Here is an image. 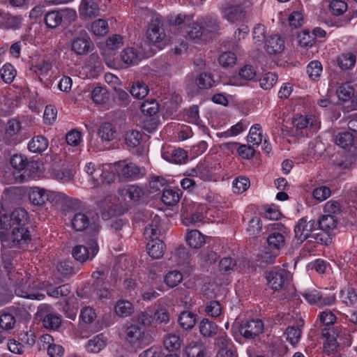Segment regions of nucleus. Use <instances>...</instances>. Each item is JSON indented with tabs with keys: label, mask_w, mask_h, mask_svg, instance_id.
I'll return each instance as SVG.
<instances>
[{
	"label": "nucleus",
	"mask_w": 357,
	"mask_h": 357,
	"mask_svg": "<svg viewBox=\"0 0 357 357\" xmlns=\"http://www.w3.org/2000/svg\"><path fill=\"white\" fill-rule=\"evenodd\" d=\"M192 20L191 15H187L182 13L171 14L167 16V22L171 26H179L181 33L185 26Z\"/></svg>",
	"instance_id": "nucleus-30"
},
{
	"label": "nucleus",
	"mask_w": 357,
	"mask_h": 357,
	"mask_svg": "<svg viewBox=\"0 0 357 357\" xmlns=\"http://www.w3.org/2000/svg\"><path fill=\"white\" fill-rule=\"evenodd\" d=\"M218 61L223 68L232 67L236 62V56L231 51L225 52L219 56Z\"/></svg>",
	"instance_id": "nucleus-54"
},
{
	"label": "nucleus",
	"mask_w": 357,
	"mask_h": 357,
	"mask_svg": "<svg viewBox=\"0 0 357 357\" xmlns=\"http://www.w3.org/2000/svg\"><path fill=\"white\" fill-rule=\"evenodd\" d=\"M162 158L172 163L181 164L185 162L187 158V153L182 149L168 147L162 151Z\"/></svg>",
	"instance_id": "nucleus-17"
},
{
	"label": "nucleus",
	"mask_w": 357,
	"mask_h": 357,
	"mask_svg": "<svg viewBox=\"0 0 357 357\" xmlns=\"http://www.w3.org/2000/svg\"><path fill=\"white\" fill-rule=\"evenodd\" d=\"M322 72V65L318 61H311L307 66V73L314 80L318 79Z\"/></svg>",
	"instance_id": "nucleus-64"
},
{
	"label": "nucleus",
	"mask_w": 357,
	"mask_h": 357,
	"mask_svg": "<svg viewBox=\"0 0 357 357\" xmlns=\"http://www.w3.org/2000/svg\"><path fill=\"white\" fill-rule=\"evenodd\" d=\"M93 102L96 105L106 103L109 99V93L106 87L97 86L92 90L89 89Z\"/></svg>",
	"instance_id": "nucleus-24"
},
{
	"label": "nucleus",
	"mask_w": 357,
	"mask_h": 357,
	"mask_svg": "<svg viewBox=\"0 0 357 357\" xmlns=\"http://www.w3.org/2000/svg\"><path fill=\"white\" fill-rule=\"evenodd\" d=\"M162 202L167 206H174L180 200V190L172 188L163 190Z\"/></svg>",
	"instance_id": "nucleus-38"
},
{
	"label": "nucleus",
	"mask_w": 357,
	"mask_h": 357,
	"mask_svg": "<svg viewBox=\"0 0 357 357\" xmlns=\"http://www.w3.org/2000/svg\"><path fill=\"white\" fill-rule=\"evenodd\" d=\"M197 315L190 312L184 310L181 312L178 318V322L179 326L184 330L192 329L196 324Z\"/></svg>",
	"instance_id": "nucleus-28"
},
{
	"label": "nucleus",
	"mask_w": 357,
	"mask_h": 357,
	"mask_svg": "<svg viewBox=\"0 0 357 357\" xmlns=\"http://www.w3.org/2000/svg\"><path fill=\"white\" fill-rule=\"evenodd\" d=\"M183 343V339L179 335L169 333L167 334L163 341L164 347L169 351H174L179 350Z\"/></svg>",
	"instance_id": "nucleus-36"
},
{
	"label": "nucleus",
	"mask_w": 357,
	"mask_h": 357,
	"mask_svg": "<svg viewBox=\"0 0 357 357\" xmlns=\"http://www.w3.org/2000/svg\"><path fill=\"white\" fill-rule=\"evenodd\" d=\"M348 8L347 3L342 0H332L328 5L330 13L335 16L342 15Z\"/></svg>",
	"instance_id": "nucleus-47"
},
{
	"label": "nucleus",
	"mask_w": 357,
	"mask_h": 357,
	"mask_svg": "<svg viewBox=\"0 0 357 357\" xmlns=\"http://www.w3.org/2000/svg\"><path fill=\"white\" fill-rule=\"evenodd\" d=\"M250 186V180L245 176L236 178L232 182L233 192L236 194H241L245 192Z\"/></svg>",
	"instance_id": "nucleus-48"
},
{
	"label": "nucleus",
	"mask_w": 357,
	"mask_h": 357,
	"mask_svg": "<svg viewBox=\"0 0 357 357\" xmlns=\"http://www.w3.org/2000/svg\"><path fill=\"white\" fill-rule=\"evenodd\" d=\"M29 199L34 205L45 204L47 202V190L38 187L33 188L29 193Z\"/></svg>",
	"instance_id": "nucleus-37"
},
{
	"label": "nucleus",
	"mask_w": 357,
	"mask_h": 357,
	"mask_svg": "<svg viewBox=\"0 0 357 357\" xmlns=\"http://www.w3.org/2000/svg\"><path fill=\"white\" fill-rule=\"evenodd\" d=\"M303 296L310 304H317L319 305H331L335 301L334 296L323 297L319 291L317 289H310L302 293Z\"/></svg>",
	"instance_id": "nucleus-16"
},
{
	"label": "nucleus",
	"mask_w": 357,
	"mask_h": 357,
	"mask_svg": "<svg viewBox=\"0 0 357 357\" xmlns=\"http://www.w3.org/2000/svg\"><path fill=\"white\" fill-rule=\"evenodd\" d=\"M162 20L159 16L152 18L146 33V39L150 45L162 50L169 43V38L162 28Z\"/></svg>",
	"instance_id": "nucleus-3"
},
{
	"label": "nucleus",
	"mask_w": 357,
	"mask_h": 357,
	"mask_svg": "<svg viewBox=\"0 0 357 357\" xmlns=\"http://www.w3.org/2000/svg\"><path fill=\"white\" fill-rule=\"evenodd\" d=\"M100 178L99 180L102 183H111L114 181L116 176L113 165H102V168H100Z\"/></svg>",
	"instance_id": "nucleus-50"
},
{
	"label": "nucleus",
	"mask_w": 357,
	"mask_h": 357,
	"mask_svg": "<svg viewBox=\"0 0 357 357\" xmlns=\"http://www.w3.org/2000/svg\"><path fill=\"white\" fill-rule=\"evenodd\" d=\"M123 195L136 202L144 196V190L137 185H129L123 190Z\"/></svg>",
	"instance_id": "nucleus-45"
},
{
	"label": "nucleus",
	"mask_w": 357,
	"mask_h": 357,
	"mask_svg": "<svg viewBox=\"0 0 357 357\" xmlns=\"http://www.w3.org/2000/svg\"><path fill=\"white\" fill-rule=\"evenodd\" d=\"M183 275L178 271H172L167 273L165 277V282L169 287H174L183 280Z\"/></svg>",
	"instance_id": "nucleus-58"
},
{
	"label": "nucleus",
	"mask_w": 357,
	"mask_h": 357,
	"mask_svg": "<svg viewBox=\"0 0 357 357\" xmlns=\"http://www.w3.org/2000/svg\"><path fill=\"white\" fill-rule=\"evenodd\" d=\"M356 93V86L348 82L341 84L337 89L338 98L342 101L351 100Z\"/></svg>",
	"instance_id": "nucleus-29"
},
{
	"label": "nucleus",
	"mask_w": 357,
	"mask_h": 357,
	"mask_svg": "<svg viewBox=\"0 0 357 357\" xmlns=\"http://www.w3.org/2000/svg\"><path fill=\"white\" fill-rule=\"evenodd\" d=\"M354 142V135L348 131L340 132L335 138V143L340 147L346 149L353 144Z\"/></svg>",
	"instance_id": "nucleus-49"
},
{
	"label": "nucleus",
	"mask_w": 357,
	"mask_h": 357,
	"mask_svg": "<svg viewBox=\"0 0 357 357\" xmlns=\"http://www.w3.org/2000/svg\"><path fill=\"white\" fill-rule=\"evenodd\" d=\"M53 175L56 180L66 183L73 178L74 171L73 169L65 167L54 170Z\"/></svg>",
	"instance_id": "nucleus-56"
},
{
	"label": "nucleus",
	"mask_w": 357,
	"mask_h": 357,
	"mask_svg": "<svg viewBox=\"0 0 357 357\" xmlns=\"http://www.w3.org/2000/svg\"><path fill=\"white\" fill-rule=\"evenodd\" d=\"M125 139L128 146L136 147L140 144L142 139V134L135 130H128L126 133Z\"/></svg>",
	"instance_id": "nucleus-59"
},
{
	"label": "nucleus",
	"mask_w": 357,
	"mask_h": 357,
	"mask_svg": "<svg viewBox=\"0 0 357 357\" xmlns=\"http://www.w3.org/2000/svg\"><path fill=\"white\" fill-rule=\"evenodd\" d=\"M218 326L208 319H202L199 324L200 334L204 337H213L218 332Z\"/></svg>",
	"instance_id": "nucleus-35"
},
{
	"label": "nucleus",
	"mask_w": 357,
	"mask_h": 357,
	"mask_svg": "<svg viewBox=\"0 0 357 357\" xmlns=\"http://www.w3.org/2000/svg\"><path fill=\"white\" fill-rule=\"evenodd\" d=\"M149 255L153 259L162 257L165 253V245L159 238L152 239L147 244Z\"/></svg>",
	"instance_id": "nucleus-27"
},
{
	"label": "nucleus",
	"mask_w": 357,
	"mask_h": 357,
	"mask_svg": "<svg viewBox=\"0 0 357 357\" xmlns=\"http://www.w3.org/2000/svg\"><path fill=\"white\" fill-rule=\"evenodd\" d=\"M324 335L326 337V342L324 344L325 351L328 354L336 351L339 347V344L336 339L337 335L335 331L333 330H328V331Z\"/></svg>",
	"instance_id": "nucleus-41"
},
{
	"label": "nucleus",
	"mask_w": 357,
	"mask_h": 357,
	"mask_svg": "<svg viewBox=\"0 0 357 357\" xmlns=\"http://www.w3.org/2000/svg\"><path fill=\"white\" fill-rule=\"evenodd\" d=\"M356 61V55L350 52L342 53L337 59V65L342 70L352 68L355 66Z\"/></svg>",
	"instance_id": "nucleus-40"
},
{
	"label": "nucleus",
	"mask_w": 357,
	"mask_h": 357,
	"mask_svg": "<svg viewBox=\"0 0 357 357\" xmlns=\"http://www.w3.org/2000/svg\"><path fill=\"white\" fill-rule=\"evenodd\" d=\"M280 231L272 232L267 238L268 245L273 249L279 250L284 245L285 238L284 234L286 233V227L280 225Z\"/></svg>",
	"instance_id": "nucleus-21"
},
{
	"label": "nucleus",
	"mask_w": 357,
	"mask_h": 357,
	"mask_svg": "<svg viewBox=\"0 0 357 357\" xmlns=\"http://www.w3.org/2000/svg\"><path fill=\"white\" fill-rule=\"evenodd\" d=\"M160 218L158 215H155L151 223L149 224L144 229V236L146 238L152 239L158 238L159 231Z\"/></svg>",
	"instance_id": "nucleus-46"
},
{
	"label": "nucleus",
	"mask_w": 357,
	"mask_h": 357,
	"mask_svg": "<svg viewBox=\"0 0 357 357\" xmlns=\"http://www.w3.org/2000/svg\"><path fill=\"white\" fill-rule=\"evenodd\" d=\"M264 324L259 319L247 321L240 326V333L245 338H254L262 333Z\"/></svg>",
	"instance_id": "nucleus-13"
},
{
	"label": "nucleus",
	"mask_w": 357,
	"mask_h": 357,
	"mask_svg": "<svg viewBox=\"0 0 357 357\" xmlns=\"http://www.w3.org/2000/svg\"><path fill=\"white\" fill-rule=\"evenodd\" d=\"M313 198L318 202H322L329 198L331 195L330 188L321 185L315 188L312 192Z\"/></svg>",
	"instance_id": "nucleus-55"
},
{
	"label": "nucleus",
	"mask_w": 357,
	"mask_h": 357,
	"mask_svg": "<svg viewBox=\"0 0 357 357\" xmlns=\"http://www.w3.org/2000/svg\"><path fill=\"white\" fill-rule=\"evenodd\" d=\"M116 176L121 181L137 180L144 174V169L137 166L133 162L122 160L113 164Z\"/></svg>",
	"instance_id": "nucleus-5"
},
{
	"label": "nucleus",
	"mask_w": 357,
	"mask_h": 357,
	"mask_svg": "<svg viewBox=\"0 0 357 357\" xmlns=\"http://www.w3.org/2000/svg\"><path fill=\"white\" fill-rule=\"evenodd\" d=\"M9 243L2 244L3 246L22 248L31 241V232L27 225L10 229Z\"/></svg>",
	"instance_id": "nucleus-7"
},
{
	"label": "nucleus",
	"mask_w": 357,
	"mask_h": 357,
	"mask_svg": "<svg viewBox=\"0 0 357 357\" xmlns=\"http://www.w3.org/2000/svg\"><path fill=\"white\" fill-rule=\"evenodd\" d=\"M185 239L189 246L194 249H199L205 243L204 236L197 229L189 231Z\"/></svg>",
	"instance_id": "nucleus-33"
},
{
	"label": "nucleus",
	"mask_w": 357,
	"mask_h": 357,
	"mask_svg": "<svg viewBox=\"0 0 357 357\" xmlns=\"http://www.w3.org/2000/svg\"><path fill=\"white\" fill-rule=\"evenodd\" d=\"M134 307L131 302L121 299L114 305V312L120 317H127L132 314Z\"/></svg>",
	"instance_id": "nucleus-34"
},
{
	"label": "nucleus",
	"mask_w": 357,
	"mask_h": 357,
	"mask_svg": "<svg viewBox=\"0 0 357 357\" xmlns=\"http://www.w3.org/2000/svg\"><path fill=\"white\" fill-rule=\"evenodd\" d=\"M52 69V63L48 60H42L34 66L35 73L40 77H46Z\"/></svg>",
	"instance_id": "nucleus-62"
},
{
	"label": "nucleus",
	"mask_w": 357,
	"mask_h": 357,
	"mask_svg": "<svg viewBox=\"0 0 357 357\" xmlns=\"http://www.w3.org/2000/svg\"><path fill=\"white\" fill-rule=\"evenodd\" d=\"M247 4L245 1L241 3L225 1L220 7L222 18L231 23L241 22L247 15Z\"/></svg>",
	"instance_id": "nucleus-4"
},
{
	"label": "nucleus",
	"mask_w": 357,
	"mask_h": 357,
	"mask_svg": "<svg viewBox=\"0 0 357 357\" xmlns=\"http://www.w3.org/2000/svg\"><path fill=\"white\" fill-rule=\"evenodd\" d=\"M318 224L320 229L330 236L337 228V220L335 215H323L319 218Z\"/></svg>",
	"instance_id": "nucleus-19"
},
{
	"label": "nucleus",
	"mask_w": 357,
	"mask_h": 357,
	"mask_svg": "<svg viewBox=\"0 0 357 357\" xmlns=\"http://www.w3.org/2000/svg\"><path fill=\"white\" fill-rule=\"evenodd\" d=\"M61 324V317L58 314L50 313L46 314L43 319V325L45 328L56 330Z\"/></svg>",
	"instance_id": "nucleus-44"
},
{
	"label": "nucleus",
	"mask_w": 357,
	"mask_h": 357,
	"mask_svg": "<svg viewBox=\"0 0 357 357\" xmlns=\"http://www.w3.org/2000/svg\"><path fill=\"white\" fill-rule=\"evenodd\" d=\"M15 317L6 312H0V328L3 330H10L14 328L15 324Z\"/></svg>",
	"instance_id": "nucleus-61"
},
{
	"label": "nucleus",
	"mask_w": 357,
	"mask_h": 357,
	"mask_svg": "<svg viewBox=\"0 0 357 357\" xmlns=\"http://www.w3.org/2000/svg\"><path fill=\"white\" fill-rule=\"evenodd\" d=\"M49 142L47 138L41 135L33 137L28 144V149L33 153H41L48 147Z\"/></svg>",
	"instance_id": "nucleus-25"
},
{
	"label": "nucleus",
	"mask_w": 357,
	"mask_h": 357,
	"mask_svg": "<svg viewBox=\"0 0 357 357\" xmlns=\"http://www.w3.org/2000/svg\"><path fill=\"white\" fill-rule=\"evenodd\" d=\"M150 54L145 52L142 47H128L121 52V59L128 66H134L145 57L149 56Z\"/></svg>",
	"instance_id": "nucleus-12"
},
{
	"label": "nucleus",
	"mask_w": 357,
	"mask_h": 357,
	"mask_svg": "<svg viewBox=\"0 0 357 357\" xmlns=\"http://www.w3.org/2000/svg\"><path fill=\"white\" fill-rule=\"evenodd\" d=\"M294 128L298 134H303L304 130L312 132H317L320 128V121L314 115L296 116L292 121Z\"/></svg>",
	"instance_id": "nucleus-8"
},
{
	"label": "nucleus",
	"mask_w": 357,
	"mask_h": 357,
	"mask_svg": "<svg viewBox=\"0 0 357 357\" xmlns=\"http://www.w3.org/2000/svg\"><path fill=\"white\" fill-rule=\"evenodd\" d=\"M148 92V86L144 83L139 82L133 84L130 89L131 95L138 99L146 97Z\"/></svg>",
	"instance_id": "nucleus-60"
},
{
	"label": "nucleus",
	"mask_w": 357,
	"mask_h": 357,
	"mask_svg": "<svg viewBox=\"0 0 357 357\" xmlns=\"http://www.w3.org/2000/svg\"><path fill=\"white\" fill-rule=\"evenodd\" d=\"M71 291V287L69 284H64L56 288H49L47 290L48 296L59 298L67 296Z\"/></svg>",
	"instance_id": "nucleus-57"
},
{
	"label": "nucleus",
	"mask_w": 357,
	"mask_h": 357,
	"mask_svg": "<svg viewBox=\"0 0 357 357\" xmlns=\"http://www.w3.org/2000/svg\"><path fill=\"white\" fill-rule=\"evenodd\" d=\"M29 222L26 211L22 208L14 209L10 214L0 215V241L1 244L9 243L10 229L26 226Z\"/></svg>",
	"instance_id": "nucleus-2"
},
{
	"label": "nucleus",
	"mask_w": 357,
	"mask_h": 357,
	"mask_svg": "<svg viewBox=\"0 0 357 357\" xmlns=\"http://www.w3.org/2000/svg\"><path fill=\"white\" fill-rule=\"evenodd\" d=\"M98 135L102 141L110 142L115 139L116 129L115 126L111 123H104L100 125L98 130Z\"/></svg>",
	"instance_id": "nucleus-31"
},
{
	"label": "nucleus",
	"mask_w": 357,
	"mask_h": 357,
	"mask_svg": "<svg viewBox=\"0 0 357 357\" xmlns=\"http://www.w3.org/2000/svg\"><path fill=\"white\" fill-rule=\"evenodd\" d=\"M340 298L347 305H352L357 302V294L352 288H347L340 291Z\"/></svg>",
	"instance_id": "nucleus-63"
},
{
	"label": "nucleus",
	"mask_w": 357,
	"mask_h": 357,
	"mask_svg": "<svg viewBox=\"0 0 357 357\" xmlns=\"http://www.w3.org/2000/svg\"><path fill=\"white\" fill-rule=\"evenodd\" d=\"M91 44L90 38L85 32L72 40L71 50L77 55H84L89 52Z\"/></svg>",
	"instance_id": "nucleus-15"
},
{
	"label": "nucleus",
	"mask_w": 357,
	"mask_h": 357,
	"mask_svg": "<svg viewBox=\"0 0 357 357\" xmlns=\"http://www.w3.org/2000/svg\"><path fill=\"white\" fill-rule=\"evenodd\" d=\"M199 22L204 27L206 38L208 37V33H216L220 29V24L218 20L211 15L199 17Z\"/></svg>",
	"instance_id": "nucleus-22"
},
{
	"label": "nucleus",
	"mask_w": 357,
	"mask_h": 357,
	"mask_svg": "<svg viewBox=\"0 0 357 357\" xmlns=\"http://www.w3.org/2000/svg\"><path fill=\"white\" fill-rule=\"evenodd\" d=\"M91 29L92 33L97 36H102L107 33L108 24L106 20L98 19L92 22Z\"/></svg>",
	"instance_id": "nucleus-53"
},
{
	"label": "nucleus",
	"mask_w": 357,
	"mask_h": 357,
	"mask_svg": "<svg viewBox=\"0 0 357 357\" xmlns=\"http://www.w3.org/2000/svg\"><path fill=\"white\" fill-rule=\"evenodd\" d=\"M16 70L10 63H6L0 70L1 77L7 84L11 83L16 77Z\"/></svg>",
	"instance_id": "nucleus-51"
},
{
	"label": "nucleus",
	"mask_w": 357,
	"mask_h": 357,
	"mask_svg": "<svg viewBox=\"0 0 357 357\" xmlns=\"http://www.w3.org/2000/svg\"><path fill=\"white\" fill-rule=\"evenodd\" d=\"M126 340L132 346L139 347L144 331L136 325H131L126 328Z\"/></svg>",
	"instance_id": "nucleus-26"
},
{
	"label": "nucleus",
	"mask_w": 357,
	"mask_h": 357,
	"mask_svg": "<svg viewBox=\"0 0 357 357\" xmlns=\"http://www.w3.org/2000/svg\"><path fill=\"white\" fill-rule=\"evenodd\" d=\"M44 20L47 27L55 29L59 26L62 22V13L58 10L49 11L45 15Z\"/></svg>",
	"instance_id": "nucleus-42"
},
{
	"label": "nucleus",
	"mask_w": 357,
	"mask_h": 357,
	"mask_svg": "<svg viewBox=\"0 0 357 357\" xmlns=\"http://www.w3.org/2000/svg\"><path fill=\"white\" fill-rule=\"evenodd\" d=\"M17 256V252L15 251L9 250L2 254L3 266L8 271L9 278L17 286L15 289V293L17 296L29 298L31 300H43L45 295L40 293H29L26 291H22L21 287L26 286L27 283L26 278L23 276V273L26 275L25 271L17 272L16 275H11V270L15 266L16 260L15 258Z\"/></svg>",
	"instance_id": "nucleus-1"
},
{
	"label": "nucleus",
	"mask_w": 357,
	"mask_h": 357,
	"mask_svg": "<svg viewBox=\"0 0 357 357\" xmlns=\"http://www.w3.org/2000/svg\"><path fill=\"white\" fill-rule=\"evenodd\" d=\"M71 224L73 228L77 231L89 229L92 237H96L100 230L99 224L96 221L91 222L88 215L84 213H75L72 218Z\"/></svg>",
	"instance_id": "nucleus-9"
},
{
	"label": "nucleus",
	"mask_w": 357,
	"mask_h": 357,
	"mask_svg": "<svg viewBox=\"0 0 357 357\" xmlns=\"http://www.w3.org/2000/svg\"><path fill=\"white\" fill-rule=\"evenodd\" d=\"M284 47L283 40L278 35L269 37L266 43V50L271 54H276L281 52Z\"/></svg>",
	"instance_id": "nucleus-32"
},
{
	"label": "nucleus",
	"mask_w": 357,
	"mask_h": 357,
	"mask_svg": "<svg viewBox=\"0 0 357 357\" xmlns=\"http://www.w3.org/2000/svg\"><path fill=\"white\" fill-rule=\"evenodd\" d=\"M195 84L199 89L211 88L214 84L213 75L208 73H200L195 79Z\"/></svg>",
	"instance_id": "nucleus-43"
},
{
	"label": "nucleus",
	"mask_w": 357,
	"mask_h": 357,
	"mask_svg": "<svg viewBox=\"0 0 357 357\" xmlns=\"http://www.w3.org/2000/svg\"><path fill=\"white\" fill-rule=\"evenodd\" d=\"M266 279L270 288L278 291L289 287L292 275L285 269H274L266 273Z\"/></svg>",
	"instance_id": "nucleus-6"
},
{
	"label": "nucleus",
	"mask_w": 357,
	"mask_h": 357,
	"mask_svg": "<svg viewBox=\"0 0 357 357\" xmlns=\"http://www.w3.org/2000/svg\"><path fill=\"white\" fill-rule=\"evenodd\" d=\"M98 252V246L95 237H93L89 243V248L84 245H76L73 250V257L80 262H84L92 259Z\"/></svg>",
	"instance_id": "nucleus-10"
},
{
	"label": "nucleus",
	"mask_w": 357,
	"mask_h": 357,
	"mask_svg": "<svg viewBox=\"0 0 357 357\" xmlns=\"http://www.w3.org/2000/svg\"><path fill=\"white\" fill-rule=\"evenodd\" d=\"M79 12L84 18H91L98 15L99 7L93 0H82Z\"/></svg>",
	"instance_id": "nucleus-20"
},
{
	"label": "nucleus",
	"mask_w": 357,
	"mask_h": 357,
	"mask_svg": "<svg viewBox=\"0 0 357 357\" xmlns=\"http://www.w3.org/2000/svg\"><path fill=\"white\" fill-rule=\"evenodd\" d=\"M184 354L187 357H206L207 349L202 340L192 341L186 346Z\"/></svg>",
	"instance_id": "nucleus-18"
},
{
	"label": "nucleus",
	"mask_w": 357,
	"mask_h": 357,
	"mask_svg": "<svg viewBox=\"0 0 357 357\" xmlns=\"http://www.w3.org/2000/svg\"><path fill=\"white\" fill-rule=\"evenodd\" d=\"M263 139L261 126L259 124L253 125L249 131L248 142L253 146H259Z\"/></svg>",
	"instance_id": "nucleus-39"
},
{
	"label": "nucleus",
	"mask_w": 357,
	"mask_h": 357,
	"mask_svg": "<svg viewBox=\"0 0 357 357\" xmlns=\"http://www.w3.org/2000/svg\"><path fill=\"white\" fill-rule=\"evenodd\" d=\"M181 34L196 43L206 39L204 32V27L199 22V17L196 21L192 20L190 23H188Z\"/></svg>",
	"instance_id": "nucleus-14"
},
{
	"label": "nucleus",
	"mask_w": 357,
	"mask_h": 357,
	"mask_svg": "<svg viewBox=\"0 0 357 357\" xmlns=\"http://www.w3.org/2000/svg\"><path fill=\"white\" fill-rule=\"evenodd\" d=\"M107 342V339L103 334L97 335L88 341L86 349L89 353H99L106 347Z\"/></svg>",
	"instance_id": "nucleus-23"
},
{
	"label": "nucleus",
	"mask_w": 357,
	"mask_h": 357,
	"mask_svg": "<svg viewBox=\"0 0 357 357\" xmlns=\"http://www.w3.org/2000/svg\"><path fill=\"white\" fill-rule=\"evenodd\" d=\"M317 222L314 220H308L307 217L298 220L294 228L295 238L299 243H303L315 229Z\"/></svg>",
	"instance_id": "nucleus-11"
},
{
	"label": "nucleus",
	"mask_w": 357,
	"mask_h": 357,
	"mask_svg": "<svg viewBox=\"0 0 357 357\" xmlns=\"http://www.w3.org/2000/svg\"><path fill=\"white\" fill-rule=\"evenodd\" d=\"M278 82V75L275 73H265L259 79L260 86L264 90L271 89Z\"/></svg>",
	"instance_id": "nucleus-52"
}]
</instances>
